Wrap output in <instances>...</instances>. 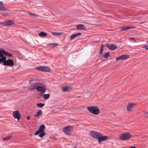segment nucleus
I'll return each instance as SVG.
<instances>
[{"label": "nucleus", "mask_w": 148, "mask_h": 148, "mask_svg": "<svg viewBox=\"0 0 148 148\" xmlns=\"http://www.w3.org/2000/svg\"><path fill=\"white\" fill-rule=\"evenodd\" d=\"M81 34L82 33H78L75 34H73L71 36L70 38V40H73L77 36L79 35H81Z\"/></svg>", "instance_id": "f3484780"}, {"label": "nucleus", "mask_w": 148, "mask_h": 148, "mask_svg": "<svg viewBox=\"0 0 148 148\" xmlns=\"http://www.w3.org/2000/svg\"><path fill=\"white\" fill-rule=\"evenodd\" d=\"M0 62H3V64L4 66H12L14 65V62L12 59H8L6 60H0Z\"/></svg>", "instance_id": "f03ea898"}, {"label": "nucleus", "mask_w": 148, "mask_h": 148, "mask_svg": "<svg viewBox=\"0 0 148 148\" xmlns=\"http://www.w3.org/2000/svg\"><path fill=\"white\" fill-rule=\"evenodd\" d=\"M39 115H40L39 114H38L37 112V113L36 114L34 115V116H38Z\"/></svg>", "instance_id": "4c0bfd02"}, {"label": "nucleus", "mask_w": 148, "mask_h": 148, "mask_svg": "<svg viewBox=\"0 0 148 148\" xmlns=\"http://www.w3.org/2000/svg\"><path fill=\"white\" fill-rule=\"evenodd\" d=\"M36 69L39 71L47 72H49L50 71V68L46 66H40L38 67H36Z\"/></svg>", "instance_id": "423d86ee"}, {"label": "nucleus", "mask_w": 148, "mask_h": 148, "mask_svg": "<svg viewBox=\"0 0 148 148\" xmlns=\"http://www.w3.org/2000/svg\"><path fill=\"white\" fill-rule=\"evenodd\" d=\"M108 139V137L106 136H103L102 134L101 133V135H99L98 138V142L99 143H101L102 141Z\"/></svg>", "instance_id": "9d476101"}, {"label": "nucleus", "mask_w": 148, "mask_h": 148, "mask_svg": "<svg viewBox=\"0 0 148 148\" xmlns=\"http://www.w3.org/2000/svg\"><path fill=\"white\" fill-rule=\"evenodd\" d=\"M49 45H52L53 46L55 47L58 46L59 45V44L58 43H50L48 44Z\"/></svg>", "instance_id": "bb28decb"}, {"label": "nucleus", "mask_w": 148, "mask_h": 148, "mask_svg": "<svg viewBox=\"0 0 148 148\" xmlns=\"http://www.w3.org/2000/svg\"><path fill=\"white\" fill-rule=\"evenodd\" d=\"M45 133L44 132H41L39 135V136L41 137L42 138L43 136H45Z\"/></svg>", "instance_id": "393cba45"}, {"label": "nucleus", "mask_w": 148, "mask_h": 148, "mask_svg": "<svg viewBox=\"0 0 148 148\" xmlns=\"http://www.w3.org/2000/svg\"><path fill=\"white\" fill-rule=\"evenodd\" d=\"M127 26V29H132V28H133L134 27L132 26Z\"/></svg>", "instance_id": "72a5a7b5"}, {"label": "nucleus", "mask_w": 148, "mask_h": 148, "mask_svg": "<svg viewBox=\"0 0 148 148\" xmlns=\"http://www.w3.org/2000/svg\"><path fill=\"white\" fill-rule=\"evenodd\" d=\"M53 35L55 36H59L62 34V33L60 32H51Z\"/></svg>", "instance_id": "5701e85b"}, {"label": "nucleus", "mask_w": 148, "mask_h": 148, "mask_svg": "<svg viewBox=\"0 0 148 148\" xmlns=\"http://www.w3.org/2000/svg\"><path fill=\"white\" fill-rule=\"evenodd\" d=\"M2 15L4 16H7L8 14H2Z\"/></svg>", "instance_id": "58836bf2"}, {"label": "nucleus", "mask_w": 148, "mask_h": 148, "mask_svg": "<svg viewBox=\"0 0 148 148\" xmlns=\"http://www.w3.org/2000/svg\"><path fill=\"white\" fill-rule=\"evenodd\" d=\"M27 119H28V120L29 119H30V117H29V116H28V117H27Z\"/></svg>", "instance_id": "79ce46f5"}, {"label": "nucleus", "mask_w": 148, "mask_h": 148, "mask_svg": "<svg viewBox=\"0 0 148 148\" xmlns=\"http://www.w3.org/2000/svg\"><path fill=\"white\" fill-rule=\"evenodd\" d=\"M7 56H8L10 57H11L12 56V55L10 53H8Z\"/></svg>", "instance_id": "c9c22d12"}, {"label": "nucleus", "mask_w": 148, "mask_h": 148, "mask_svg": "<svg viewBox=\"0 0 148 148\" xmlns=\"http://www.w3.org/2000/svg\"><path fill=\"white\" fill-rule=\"evenodd\" d=\"M107 47L108 49L112 50H115L117 48L116 46L115 45L112 44L108 45H107Z\"/></svg>", "instance_id": "4468645a"}, {"label": "nucleus", "mask_w": 148, "mask_h": 148, "mask_svg": "<svg viewBox=\"0 0 148 148\" xmlns=\"http://www.w3.org/2000/svg\"><path fill=\"white\" fill-rule=\"evenodd\" d=\"M89 112L93 114L98 115L100 113V110L96 106H89L87 108Z\"/></svg>", "instance_id": "f257e3e1"}, {"label": "nucleus", "mask_w": 148, "mask_h": 148, "mask_svg": "<svg viewBox=\"0 0 148 148\" xmlns=\"http://www.w3.org/2000/svg\"><path fill=\"white\" fill-rule=\"evenodd\" d=\"M103 49H100V54H102V53H103Z\"/></svg>", "instance_id": "e433bc0d"}, {"label": "nucleus", "mask_w": 148, "mask_h": 148, "mask_svg": "<svg viewBox=\"0 0 148 148\" xmlns=\"http://www.w3.org/2000/svg\"><path fill=\"white\" fill-rule=\"evenodd\" d=\"M136 148L135 147H129L128 148Z\"/></svg>", "instance_id": "a19ab883"}, {"label": "nucleus", "mask_w": 148, "mask_h": 148, "mask_svg": "<svg viewBox=\"0 0 148 148\" xmlns=\"http://www.w3.org/2000/svg\"><path fill=\"white\" fill-rule=\"evenodd\" d=\"M0 60H1V58H0ZM1 60H0V61ZM1 63V62H0V63Z\"/></svg>", "instance_id": "a18cd8bd"}, {"label": "nucleus", "mask_w": 148, "mask_h": 148, "mask_svg": "<svg viewBox=\"0 0 148 148\" xmlns=\"http://www.w3.org/2000/svg\"><path fill=\"white\" fill-rule=\"evenodd\" d=\"M50 96V94H45L43 95V98L46 99H48Z\"/></svg>", "instance_id": "b1692460"}, {"label": "nucleus", "mask_w": 148, "mask_h": 148, "mask_svg": "<svg viewBox=\"0 0 148 148\" xmlns=\"http://www.w3.org/2000/svg\"><path fill=\"white\" fill-rule=\"evenodd\" d=\"M6 10V8L4 7L3 4V3L2 1H0V10L5 11Z\"/></svg>", "instance_id": "a211bd4d"}, {"label": "nucleus", "mask_w": 148, "mask_h": 148, "mask_svg": "<svg viewBox=\"0 0 148 148\" xmlns=\"http://www.w3.org/2000/svg\"><path fill=\"white\" fill-rule=\"evenodd\" d=\"M29 15L31 16L32 17H33L35 16H37V15L36 14H33L29 13Z\"/></svg>", "instance_id": "c756f323"}, {"label": "nucleus", "mask_w": 148, "mask_h": 148, "mask_svg": "<svg viewBox=\"0 0 148 148\" xmlns=\"http://www.w3.org/2000/svg\"><path fill=\"white\" fill-rule=\"evenodd\" d=\"M143 48H145L146 50H148V46L145 45L142 47Z\"/></svg>", "instance_id": "473e14b6"}, {"label": "nucleus", "mask_w": 148, "mask_h": 148, "mask_svg": "<svg viewBox=\"0 0 148 148\" xmlns=\"http://www.w3.org/2000/svg\"><path fill=\"white\" fill-rule=\"evenodd\" d=\"M45 105V104L43 103H38L37 104V106L39 107H43Z\"/></svg>", "instance_id": "a878e982"}, {"label": "nucleus", "mask_w": 148, "mask_h": 148, "mask_svg": "<svg viewBox=\"0 0 148 148\" xmlns=\"http://www.w3.org/2000/svg\"><path fill=\"white\" fill-rule=\"evenodd\" d=\"M12 136L10 135L9 136H6L3 138H2V140H6L7 141L8 140H9L10 139H11L12 137Z\"/></svg>", "instance_id": "412c9836"}, {"label": "nucleus", "mask_w": 148, "mask_h": 148, "mask_svg": "<svg viewBox=\"0 0 148 148\" xmlns=\"http://www.w3.org/2000/svg\"><path fill=\"white\" fill-rule=\"evenodd\" d=\"M122 59H127L129 57V56L128 55H123L121 56Z\"/></svg>", "instance_id": "4be33fe9"}, {"label": "nucleus", "mask_w": 148, "mask_h": 148, "mask_svg": "<svg viewBox=\"0 0 148 148\" xmlns=\"http://www.w3.org/2000/svg\"><path fill=\"white\" fill-rule=\"evenodd\" d=\"M70 89H71V88H70L69 87H67V86H64V87H63L62 89V90L64 92L68 91Z\"/></svg>", "instance_id": "6ab92c4d"}, {"label": "nucleus", "mask_w": 148, "mask_h": 148, "mask_svg": "<svg viewBox=\"0 0 148 148\" xmlns=\"http://www.w3.org/2000/svg\"><path fill=\"white\" fill-rule=\"evenodd\" d=\"M13 115L14 117L16 119H17L18 121L19 120L21 117L20 112L18 111L14 112L13 113Z\"/></svg>", "instance_id": "9b49d317"}, {"label": "nucleus", "mask_w": 148, "mask_h": 148, "mask_svg": "<svg viewBox=\"0 0 148 148\" xmlns=\"http://www.w3.org/2000/svg\"><path fill=\"white\" fill-rule=\"evenodd\" d=\"M121 29L123 31H125L128 29L127 26H123L121 27Z\"/></svg>", "instance_id": "cd10ccee"}, {"label": "nucleus", "mask_w": 148, "mask_h": 148, "mask_svg": "<svg viewBox=\"0 0 148 148\" xmlns=\"http://www.w3.org/2000/svg\"><path fill=\"white\" fill-rule=\"evenodd\" d=\"M8 53V52L5 51L3 49H0V58L2 61L6 60V57L4 56V55L7 56Z\"/></svg>", "instance_id": "7ed1b4c3"}, {"label": "nucleus", "mask_w": 148, "mask_h": 148, "mask_svg": "<svg viewBox=\"0 0 148 148\" xmlns=\"http://www.w3.org/2000/svg\"><path fill=\"white\" fill-rule=\"evenodd\" d=\"M46 90V88L45 87L43 86H42L41 84H40L38 87H37L36 88V90L39 92H41L42 93H44Z\"/></svg>", "instance_id": "1a4fd4ad"}, {"label": "nucleus", "mask_w": 148, "mask_h": 148, "mask_svg": "<svg viewBox=\"0 0 148 148\" xmlns=\"http://www.w3.org/2000/svg\"><path fill=\"white\" fill-rule=\"evenodd\" d=\"M14 22L12 20L7 21L4 22H1L0 25L2 26H8L12 25L14 24Z\"/></svg>", "instance_id": "6e6552de"}, {"label": "nucleus", "mask_w": 148, "mask_h": 148, "mask_svg": "<svg viewBox=\"0 0 148 148\" xmlns=\"http://www.w3.org/2000/svg\"><path fill=\"white\" fill-rule=\"evenodd\" d=\"M37 113H38L40 115H41L42 114V112L41 110H39L38 111Z\"/></svg>", "instance_id": "7c9ffc66"}, {"label": "nucleus", "mask_w": 148, "mask_h": 148, "mask_svg": "<svg viewBox=\"0 0 148 148\" xmlns=\"http://www.w3.org/2000/svg\"><path fill=\"white\" fill-rule=\"evenodd\" d=\"M40 83H34L33 84L31 87L30 89L32 90H34L35 89L36 90V88L37 87H38L39 85H40Z\"/></svg>", "instance_id": "2eb2a0df"}, {"label": "nucleus", "mask_w": 148, "mask_h": 148, "mask_svg": "<svg viewBox=\"0 0 148 148\" xmlns=\"http://www.w3.org/2000/svg\"><path fill=\"white\" fill-rule=\"evenodd\" d=\"M90 134L94 138L98 139L101 133L98 132L92 131L90 132Z\"/></svg>", "instance_id": "0eeeda50"}, {"label": "nucleus", "mask_w": 148, "mask_h": 148, "mask_svg": "<svg viewBox=\"0 0 148 148\" xmlns=\"http://www.w3.org/2000/svg\"><path fill=\"white\" fill-rule=\"evenodd\" d=\"M144 113L145 114H148V113H148V112H144Z\"/></svg>", "instance_id": "37998d69"}, {"label": "nucleus", "mask_w": 148, "mask_h": 148, "mask_svg": "<svg viewBox=\"0 0 148 148\" xmlns=\"http://www.w3.org/2000/svg\"><path fill=\"white\" fill-rule=\"evenodd\" d=\"M32 80H30V82H32Z\"/></svg>", "instance_id": "c03bdc74"}, {"label": "nucleus", "mask_w": 148, "mask_h": 148, "mask_svg": "<svg viewBox=\"0 0 148 148\" xmlns=\"http://www.w3.org/2000/svg\"><path fill=\"white\" fill-rule=\"evenodd\" d=\"M103 46H104L102 44H101V49H103Z\"/></svg>", "instance_id": "ea45409f"}, {"label": "nucleus", "mask_w": 148, "mask_h": 148, "mask_svg": "<svg viewBox=\"0 0 148 148\" xmlns=\"http://www.w3.org/2000/svg\"><path fill=\"white\" fill-rule=\"evenodd\" d=\"M147 42V43L148 42V40Z\"/></svg>", "instance_id": "49530a36"}, {"label": "nucleus", "mask_w": 148, "mask_h": 148, "mask_svg": "<svg viewBox=\"0 0 148 148\" xmlns=\"http://www.w3.org/2000/svg\"><path fill=\"white\" fill-rule=\"evenodd\" d=\"M45 128V126L44 125H42L40 127L39 130H38L35 133V135H37L39 134L41 132H43Z\"/></svg>", "instance_id": "f8f14e48"}, {"label": "nucleus", "mask_w": 148, "mask_h": 148, "mask_svg": "<svg viewBox=\"0 0 148 148\" xmlns=\"http://www.w3.org/2000/svg\"><path fill=\"white\" fill-rule=\"evenodd\" d=\"M77 29L79 30H85L86 29V27L83 25L79 24L77 25L76 26Z\"/></svg>", "instance_id": "dca6fc26"}, {"label": "nucleus", "mask_w": 148, "mask_h": 148, "mask_svg": "<svg viewBox=\"0 0 148 148\" xmlns=\"http://www.w3.org/2000/svg\"><path fill=\"white\" fill-rule=\"evenodd\" d=\"M130 39L132 40L133 41L135 42L136 41V40L133 37H130Z\"/></svg>", "instance_id": "f704fd0d"}, {"label": "nucleus", "mask_w": 148, "mask_h": 148, "mask_svg": "<svg viewBox=\"0 0 148 148\" xmlns=\"http://www.w3.org/2000/svg\"><path fill=\"white\" fill-rule=\"evenodd\" d=\"M110 56V54L108 53H107L104 56L105 58H108Z\"/></svg>", "instance_id": "c85d7f7f"}, {"label": "nucleus", "mask_w": 148, "mask_h": 148, "mask_svg": "<svg viewBox=\"0 0 148 148\" xmlns=\"http://www.w3.org/2000/svg\"><path fill=\"white\" fill-rule=\"evenodd\" d=\"M38 35L42 37H45L47 36V34L43 32H41L38 33Z\"/></svg>", "instance_id": "aec40b11"}, {"label": "nucleus", "mask_w": 148, "mask_h": 148, "mask_svg": "<svg viewBox=\"0 0 148 148\" xmlns=\"http://www.w3.org/2000/svg\"><path fill=\"white\" fill-rule=\"evenodd\" d=\"M116 59L117 60H122L121 56L117 57L116 58Z\"/></svg>", "instance_id": "2f4dec72"}, {"label": "nucleus", "mask_w": 148, "mask_h": 148, "mask_svg": "<svg viewBox=\"0 0 148 148\" xmlns=\"http://www.w3.org/2000/svg\"><path fill=\"white\" fill-rule=\"evenodd\" d=\"M131 136V135L128 133L122 134L119 136L120 138L122 140H126L129 139Z\"/></svg>", "instance_id": "39448f33"}, {"label": "nucleus", "mask_w": 148, "mask_h": 148, "mask_svg": "<svg viewBox=\"0 0 148 148\" xmlns=\"http://www.w3.org/2000/svg\"><path fill=\"white\" fill-rule=\"evenodd\" d=\"M135 104L134 103L128 104L127 108V110L129 111H131L134 108V106L135 105Z\"/></svg>", "instance_id": "ddd939ff"}, {"label": "nucleus", "mask_w": 148, "mask_h": 148, "mask_svg": "<svg viewBox=\"0 0 148 148\" xmlns=\"http://www.w3.org/2000/svg\"><path fill=\"white\" fill-rule=\"evenodd\" d=\"M73 127L71 125H68L64 127L63 129V131L64 133L67 135H70L71 132L72 131Z\"/></svg>", "instance_id": "20e7f679"}]
</instances>
